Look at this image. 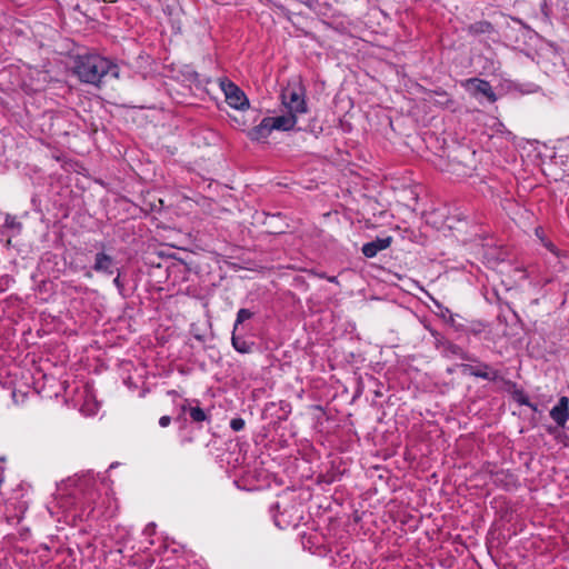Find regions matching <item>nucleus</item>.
I'll use <instances>...</instances> for the list:
<instances>
[{
  "label": "nucleus",
  "instance_id": "nucleus-25",
  "mask_svg": "<svg viewBox=\"0 0 569 569\" xmlns=\"http://www.w3.org/2000/svg\"><path fill=\"white\" fill-rule=\"evenodd\" d=\"M433 94L443 98V101H440L441 103H447L449 101L448 94L445 91H435Z\"/></svg>",
  "mask_w": 569,
  "mask_h": 569
},
{
  "label": "nucleus",
  "instance_id": "nucleus-6",
  "mask_svg": "<svg viewBox=\"0 0 569 569\" xmlns=\"http://www.w3.org/2000/svg\"><path fill=\"white\" fill-rule=\"evenodd\" d=\"M391 242L392 237L390 236L386 238H376L375 240L365 243L361 248V252L367 258H373L378 252L389 248Z\"/></svg>",
  "mask_w": 569,
  "mask_h": 569
},
{
  "label": "nucleus",
  "instance_id": "nucleus-24",
  "mask_svg": "<svg viewBox=\"0 0 569 569\" xmlns=\"http://www.w3.org/2000/svg\"><path fill=\"white\" fill-rule=\"evenodd\" d=\"M545 247H546L549 251H551L552 253H555V254H557V256H558L557 248H556V246H555L552 242H550V241L545 242Z\"/></svg>",
  "mask_w": 569,
  "mask_h": 569
},
{
  "label": "nucleus",
  "instance_id": "nucleus-2",
  "mask_svg": "<svg viewBox=\"0 0 569 569\" xmlns=\"http://www.w3.org/2000/svg\"><path fill=\"white\" fill-rule=\"evenodd\" d=\"M281 100L289 113L296 117L307 112V103L305 100L303 89L301 87L283 89Z\"/></svg>",
  "mask_w": 569,
  "mask_h": 569
},
{
  "label": "nucleus",
  "instance_id": "nucleus-12",
  "mask_svg": "<svg viewBox=\"0 0 569 569\" xmlns=\"http://www.w3.org/2000/svg\"><path fill=\"white\" fill-rule=\"evenodd\" d=\"M493 31H495L493 24L487 20L476 21L467 27V32L470 36L491 33Z\"/></svg>",
  "mask_w": 569,
  "mask_h": 569
},
{
  "label": "nucleus",
  "instance_id": "nucleus-3",
  "mask_svg": "<svg viewBox=\"0 0 569 569\" xmlns=\"http://www.w3.org/2000/svg\"><path fill=\"white\" fill-rule=\"evenodd\" d=\"M221 90L224 93L227 103L237 110L249 108V100L244 92L232 81L224 78L220 81Z\"/></svg>",
  "mask_w": 569,
  "mask_h": 569
},
{
  "label": "nucleus",
  "instance_id": "nucleus-22",
  "mask_svg": "<svg viewBox=\"0 0 569 569\" xmlns=\"http://www.w3.org/2000/svg\"><path fill=\"white\" fill-rule=\"evenodd\" d=\"M113 284L118 288V290L120 291V293L122 292L124 286L120 279V271L118 270V274L117 277L113 279Z\"/></svg>",
  "mask_w": 569,
  "mask_h": 569
},
{
  "label": "nucleus",
  "instance_id": "nucleus-9",
  "mask_svg": "<svg viewBox=\"0 0 569 569\" xmlns=\"http://www.w3.org/2000/svg\"><path fill=\"white\" fill-rule=\"evenodd\" d=\"M550 417L559 426L565 427L569 417V400L561 397L558 403L550 410Z\"/></svg>",
  "mask_w": 569,
  "mask_h": 569
},
{
  "label": "nucleus",
  "instance_id": "nucleus-14",
  "mask_svg": "<svg viewBox=\"0 0 569 569\" xmlns=\"http://www.w3.org/2000/svg\"><path fill=\"white\" fill-rule=\"evenodd\" d=\"M197 406H193L192 409H189V416L192 422L200 423L209 420V416L206 411L198 406V401H194Z\"/></svg>",
  "mask_w": 569,
  "mask_h": 569
},
{
  "label": "nucleus",
  "instance_id": "nucleus-1",
  "mask_svg": "<svg viewBox=\"0 0 569 569\" xmlns=\"http://www.w3.org/2000/svg\"><path fill=\"white\" fill-rule=\"evenodd\" d=\"M73 72L81 82L99 86L103 78L118 79V64L97 52H83L73 57Z\"/></svg>",
  "mask_w": 569,
  "mask_h": 569
},
{
  "label": "nucleus",
  "instance_id": "nucleus-18",
  "mask_svg": "<svg viewBox=\"0 0 569 569\" xmlns=\"http://www.w3.org/2000/svg\"><path fill=\"white\" fill-rule=\"evenodd\" d=\"M4 227L20 231L22 228V223L18 221L16 217L7 214L4 219Z\"/></svg>",
  "mask_w": 569,
  "mask_h": 569
},
{
  "label": "nucleus",
  "instance_id": "nucleus-17",
  "mask_svg": "<svg viewBox=\"0 0 569 569\" xmlns=\"http://www.w3.org/2000/svg\"><path fill=\"white\" fill-rule=\"evenodd\" d=\"M513 398L519 405L527 406L533 411L537 410V406L530 401L529 397L523 391H516Z\"/></svg>",
  "mask_w": 569,
  "mask_h": 569
},
{
  "label": "nucleus",
  "instance_id": "nucleus-13",
  "mask_svg": "<svg viewBox=\"0 0 569 569\" xmlns=\"http://www.w3.org/2000/svg\"><path fill=\"white\" fill-rule=\"evenodd\" d=\"M231 342L233 348L240 353H249L252 350L253 342H248L243 337L232 331Z\"/></svg>",
  "mask_w": 569,
  "mask_h": 569
},
{
  "label": "nucleus",
  "instance_id": "nucleus-20",
  "mask_svg": "<svg viewBox=\"0 0 569 569\" xmlns=\"http://www.w3.org/2000/svg\"><path fill=\"white\" fill-rule=\"evenodd\" d=\"M244 420L242 418H233L231 421H230V428L233 430V431H240L244 428Z\"/></svg>",
  "mask_w": 569,
  "mask_h": 569
},
{
  "label": "nucleus",
  "instance_id": "nucleus-23",
  "mask_svg": "<svg viewBox=\"0 0 569 569\" xmlns=\"http://www.w3.org/2000/svg\"><path fill=\"white\" fill-rule=\"evenodd\" d=\"M171 422V417L170 416H162L160 419H159V425L160 427L162 428H166L170 425Z\"/></svg>",
  "mask_w": 569,
  "mask_h": 569
},
{
  "label": "nucleus",
  "instance_id": "nucleus-7",
  "mask_svg": "<svg viewBox=\"0 0 569 569\" xmlns=\"http://www.w3.org/2000/svg\"><path fill=\"white\" fill-rule=\"evenodd\" d=\"M92 269L99 273H104L108 276L112 274L114 272L113 257L103 251L97 252L94 256V263Z\"/></svg>",
  "mask_w": 569,
  "mask_h": 569
},
{
  "label": "nucleus",
  "instance_id": "nucleus-19",
  "mask_svg": "<svg viewBox=\"0 0 569 569\" xmlns=\"http://www.w3.org/2000/svg\"><path fill=\"white\" fill-rule=\"evenodd\" d=\"M192 408H193V406L191 405V402L188 399H184L183 402L180 405V412H179L178 417L176 418V421H186L183 416L186 413L189 415V409H192Z\"/></svg>",
  "mask_w": 569,
  "mask_h": 569
},
{
  "label": "nucleus",
  "instance_id": "nucleus-15",
  "mask_svg": "<svg viewBox=\"0 0 569 569\" xmlns=\"http://www.w3.org/2000/svg\"><path fill=\"white\" fill-rule=\"evenodd\" d=\"M486 326L481 321H472L469 325H465V330L462 332L470 333L473 336H478L483 332Z\"/></svg>",
  "mask_w": 569,
  "mask_h": 569
},
{
  "label": "nucleus",
  "instance_id": "nucleus-26",
  "mask_svg": "<svg viewBox=\"0 0 569 569\" xmlns=\"http://www.w3.org/2000/svg\"><path fill=\"white\" fill-rule=\"evenodd\" d=\"M446 340L443 337L437 338L436 337V347L438 350L442 352L441 341Z\"/></svg>",
  "mask_w": 569,
  "mask_h": 569
},
{
  "label": "nucleus",
  "instance_id": "nucleus-8",
  "mask_svg": "<svg viewBox=\"0 0 569 569\" xmlns=\"http://www.w3.org/2000/svg\"><path fill=\"white\" fill-rule=\"evenodd\" d=\"M441 347H442L441 353L447 358L458 357L465 361H476V357H473L472 355L467 352L463 348H461L460 346H458L449 340L441 341Z\"/></svg>",
  "mask_w": 569,
  "mask_h": 569
},
{
  "label": "nucleus",
  "instance_id": "nucleus-5",
  "mask_svg": "<svg viewBox=\"0 0 569 569\" xmlns=\"http://www.w3.org/2000/svg\"><path fill=\"white\" fill-rule=\"evenodd\" d=\"M463 86L467 90L471 91L473 96L481 94L490 102L497 101V94L495 93L490 82L487 80L470 78L465 81Z\"/></svg>",
  "mask_w": 569,
  "mask_h": 569
},
{
  "label": "nucleus",
  "instance_id": "nucleus-4",
  "mask_svg": "<svg viewBox=\"0 0 569 569\" xmlns=\"http://www.w3.org/2000/svg\"><path fill=\"white\" fill-rule=\"evenodd\" d=\"M472 363H461L459 367L463 375L481 378L488 381H497L499 379V371L493 369L490 365L482 362L476 358Z\"/></svg>",
  "mask_w": 569,
  "mask_h": 569
},
{
  "label": "nucleus",
  "instance_id": "nucleus-16",
  "mask_svg": "<svg viewBox=\"0 0 569 569\" xmlns=\"http://www.w3.org/2000/svg\"><path fill=\"white\" fill-rule=\"evenodd\" d=\"M253 312L249 309L242 308L237 313V319L233 326V330L237 331L239 325H242L244 321L251 319L253 317Z\"/></svg>",
  "mask_w": 569,
  "mask_h": 569
},
{
  "label": "nucleus",
  "instance_id": "nucleus-10",
  "mask_svg": "<svg viewBox=\"0 0 569 569\" xmlns=\"http://www.w3.org/2000/svg\"><path fill=\"white\" fill-rule=\"evenodd\" d=\"M270 124H271L270 117L263 118L258 126L253 127L248 132V137L252 141H262V140L267 139L273 130Z\"/></svg>",
  "mask_w": 569,
  "mask_h": 569
},
{
  "label": "nucleus",
  "instance_id": "nucleus-21",
  "mask_svg": "<svg viewBox=\"0 0 569 569\" xmlns=\"http://www.w3.org/2000/svg\"><path fill=\"white\" fill-rule=\"evenodd\" d=\"M456 317L455 315H450L449 317V320L448 322L451 325V327L456 330V331H461L465 330V325L463 323H459L456 321Z\"/></svg>",
  "mask_w": 569,
  "mask_h": 569
},
{
  "label": "nucleus",
  "instance_id": "nucleus-11",
  "mask_svg": "<svg viewBox=\"0 0 569 569\" xmlns=\"http://www.w3.org/2000/svg\"><path fill=\"white\" fill-rule=\"evenodd\" d=\"M271 127L273 130L288 131L295 128L297 123V117L292 113L282 114L278 117H270Z\"/></svg>",
  "mask_w": 569,
  "mask_h": 569
}]
</instances>
